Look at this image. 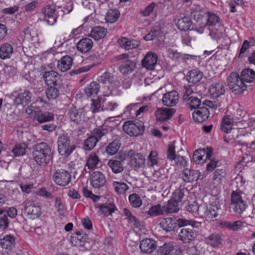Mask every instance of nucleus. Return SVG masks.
I'll list each match as a JSON object with an SVG mask.
<instances>
[{
    "label": "nucleus",
    "instance_id": "obj_1",
    "mask_svg": "<svg viewBox=\"0 0 255 255\" xmlns=\"http://www.w3.org/2000/svg\"><path fill=\"white\" fill-rule=\"evenodd\" d=\"M32 156L37 164L45 166L52 158L51 148L46 143H38L33 147Z\"/></svg>",
    "mask_w": 255,
    "mask_h": 255
},
{
    "label": "nucleus",
    "instance_id": "obj_2",
    "mask_svg": "<svg viewBox=\"0 0 255 255\" xmlns=\"http://www.w3.org/2000/svg\"><path fill=\"white\" fill-rule=\"evenodd\" d=\"M57 145L58 153L65 157L70 155L75 149V145L67 134H62L58 137Z\"/></svg>",
    "mask_w": 255,
    "mask_h": 255
},
{
    "label": "nucleus",
    "instance_id": "obj_3",
    "mask_svg": "<svg viewBox=\"0 0 255 255\" xmlns=\"http://www.w3.org/2000/svg\"><path fill=\"white\" fill-rule=\"evenodd\" d=\"M243 193L241 190H236L231 195V206L234 211L241 215L248 207L247 202L242 197Z\"/></svg>",
    "mask_w": 255,
    "mask_h": 255
},
{
    "label": "nucleus",
    "instance_id": "obj_4",
    "mask_svg": "<svg viewBox=\"0 0 255 255\" xmlns=\"http://www.w3.org/2000/svg\"><path fill=\"white\" fill-rule=\"evenodd\" d=\"M43 20L49 25H53L57 22L59 16L58 11L54 4H48L41 9Z\"/></svg>",
    "mask_w": 255,
    "mask_h": 255
},
{
    "label": "nucleus",
    "instance_id": "obj_5",
    "mask_svg": "<svg viewBox=\"0 0 255 255\" xmlns=\"http://www.w3.org/2000/svg\"><path fill=\"white\" fill-rule=\"evenodd\" d=\"M227 82L230 89L235 94H241L247 89L246 85L237 73H232Z\"/></svg>",
    "mask_w": 255,
    "mask_h": 255
},
{
    "label": "nucleus",
    "instance_id": "obj_6",
    "mask_svg": "<svg viewBox=\"0 0 255 255\" xmlns=\"http://www.w3.org/2000/svg\"><path fill=\"white\" fill-rule=\"evenodd\" d=\"M123 130L130 136H137L142 134L144 131L143 123L140 121H128L123 126Z\"/></svg>",
    "mask_w": 255,
    "mask_h": 255
},
{
    "label": "nucleus",
    "instance_id": "obj_7",
    "mask_svg": "<svg viewBox=\"0 0 255 255\" xmlns=\"http://www.w3.org/2000/svg\"><path fill=\"white\" fill-rule=\"evenodd\" d=\"M99 81L103 85L102 90L105 96H109L111 93L114 87L119 86L115 83L114 76L107 72L100 76Z\"/></svg>",
    "mask_w": 255,
    "mask_h": 255
},
{
    "label": "nucleus",
    "instance_id": "obj_8",
    "mask_svg": "<svg viewBox=\"0 0 255 255\" xmlns=\"http://www.w3.org/2000/svg\"><path fill=\"white\" fill-rule=\"evenodd\" d=\"M213 153V149L211 147L200 148L194 152L192 158L196 163L202 164L207 159H210Z\"/></svg>",
    "mask_w": 255,
    "mask_h": 255
},
{
    "label": "nucleus",
    "instance_id": "obj_9",
    "mask_svg": "<svg viewBox=\"0 0 255 255\" xmlns=\"http://www.w3.org/2000/svg\"><path fill=\"white\" fill-rule=\"evenodd\" d=\"M52 178L57 185L65 186L70 182L71 175L68 171L60 169L55 171L53 175Z\"/></svg>",
    "mask_w": 255,
    "mask_h": 255
},
{
    "label": "nucleus",
    "instance_id": "obj_10",
    "mask_svg": "<svg viewBox=\"0 0 255 255\" xmlns=\"http://www.w3.org/2000/svg\"><path fill=\"white\" fill-rule=\"evenodd\" d=\"M126 155L125 154H120L115 158L108 160L107 165L115 174H119L124 170L123 162L126 160Z\"/></svg>",
    "mask_w": 255,
    "mask_h": 255
},
{
    "label": "nucleus",
    "instance_id": "obj_11",
    "mask_svg": "<svg viewBox=\"0 0 255 255\" xmlns=\"http://www.w3.org/2000/svg\"><path fill=\"white\" fill-rule=\"evenodd\" d=\"M128 156L130 158V165L134 169H138L145 164V157L141 153H135L133 150H130L128 152Z\"/></svg>",
    "mask_w": 255,
    "mask_h": 255
},
{
    "label": "nucleus",
    "instance_id": "obj_12",
    "mask_svg": "<svg viewBox=\"0 0 255 255\" xmlns=\"http://www.w3.org/2000/svg\"><path fill=\"white\" fill-rule=\"evenodd\" d=\"M42 78L47 85L57 86L60 80L61 75L57 71L51 70L43 72Z\"/></svg>",
    "mask_w": 255,
    "mask_h": 255
},
{
    "label": "nucleus",
    "instance_id": "obj_13",
    "mask_svg": "<svg viewBox=\"0 0 255 255\" xmlns=\"http://www.w3.org/2000/svg\"><path fill=\"white\" fill-rule=\"evenodd\" d=\"M176 110L173 108H159L155 115L157 121L163 122L170 119L175 114Z\"/></svg>",
    "mask_w": 255,
    "mask_h": 255
},
{
    "label": "nucleus",
    "instance_id": "obj_14",
    "mask_svg": "<svg viewBox=\"0 0 255 255\" xmlns=\"http://www.w3.org/2000/svg\"><path fill=\"white\" fill-rule=\"evenodd\" d=\"M179 98L178 93L173 90L163 95L162 103L166 107H174L177 104Z\"/></svg>",
    "mask_w": 255,
    "mask_h": 255
},
{
    "label": "nucleus",
    "instance_id": "obj_15",
    "mask_svg": "<svg viewBox=\"0 0 255 255\" xmlns=\"http://www.w3.org/2000/svg\"><path fill=\"white\" fill-rule=\"evenodd\" d=\"M67 116L70 120L75 124H79L84 117V111L83 109H77L72 106L68 110Z\"/></svg>",
    "mask_w": 255,
    "mask_h": 255
},
{
    "label": "nucleus",
    "instance_id": "obj_16",
    "mask_svg": "<svg viewBox=\"0 0 255 255\" xmlns=\"http://www.w3.org/2000/svg\"><path fill=\"white\" fill-rule=\"evenodd\" d=\"M90 181L93 188H100L105 185L106 179L102 172L96 171L91 174Z\"/></svg>",
    "mask_w": 255,
    "mask_h": 255
},
{
    "label": "nucleus",
    "instance_id": "obj_17",
    "mask_svg": "<svg viewBox=\"0 0 255 255\" xmlns=\"http://www.w3.org/2000/svg\"><path fill=\"white\" fill-rule=\"evenodd\" d=\"M167 52L169 57L179 62H184L189 59L196 60L197 58L196 55L179 53L170 48L167 50Z\"/></svg>",
    "mask_w": 255,
    "mask_h": 255
},
{
    "label": "nucleus",
    "instance_id": "obj_18",
    "mask_svg": "<svg viewBox=\"0 0 255 255\" xmlns=\"http://www.w3.org/2000/svg\"><path fill=\"white\" fill-rule=\"evenodd\" d=\"M157 55L156 53L148 52L142 60L141 63L143 67L148 70H154L155 66L157 64Z\"/></svg>",
    "mask_w": 255,
    "mask_h": 255
},
{
    "label": "nucleus",
    "instance_id": "obj_19",
    "mask_svg": "<svg viewBox=\"0 0 255 255\" xmlns=\"http://www.w3.org/2000/svg\"><path fill=\"white\" fill-rule=\"evenodd\" d=\"M118 42L121 47L126 50L135 49L139 47L140 45L139 41L134 39H129L125 37H122L119 38L118 40Z\"/></svg>",
    "mask_w": 255,
    "mask_h": 255
},
{
    "label": "nucleus",
    "instance_id": "obj_20",
    "mask_svg": "<svg viewBox=\"0 0 255 255\" xmlns=\"http://www.w3.org/2000/svg\"><path fill=\"white\" fill-rule=\"evenodd\" d=\"M15 244V237L11 234L3 233L1 235L0 245L2 248L9 251L12 250Z\"/></svg>",
    "mask_w": 255,
    "mask_h": 255
},
{
    "label": "nucleus",
    "instance_id": "obj_21",
    "mask_svg": "<svg viewBox=\"0 0 255 255\" xmlns=\"http://www.w3.org/2000/svg\"><path fill=\"white\" fill-rule=\"evenodd\" d=\"M24 212L32 219H35L40 216L41 208L36 206L33 202H27L24 207Z\"/></svg>",
    "mask_w": 255,
    "mask_h": 255
},
{
    "label": "nucleus",
    "instance_id": "obj_22",
    "mask_svg": "<svg viewBox=\"0 0 255 255\" xmlns=\"http://www.w3.org/2000/svg\"><path fill=\"white\" fill-rule=\"evenodd\" d=\"M209 115L208 109L203 106L198 108L193 113L192 118L195 122L201 123L208 119Z\"/></svg>",
    "mask_w": 255,
    "mask_h": 255
},
{
    "label": "nucleus",
    "instance_id": "obj_23",
    "mask_svg": "<svg viewBox=\"0 0 255 255\" xmlns=\"http://www.w3.org/2000/svg\"><path fill=\"white\" fill-rule=\"evenodd\" d=\"M210 95L214 98L223 95L225 93V88L223 82L219 81L211 84L209 88Z\"/></svg>",
    "mask_w": 255,
    "mask_h": 255
},
{
    "label": "nucleus",
    "instance_id": "obj_24",
    "mask_svg": "<svg viewBox=\"0 0 255 255\" xmlns=\"http://www.w3.org/2000/svg\"><path fill=\"white\" fill-rule=\"evenodd\" d=\"M54 119V117L52 113L48 111L43 112L41 110L34 112L33 119L40 124L51 122Z\"/></svg>",
    "mask_w": 255,
    "mask_h": 255
},
{
    "label": "nucleus",
    "instance_id": "obj_25",
    "mask_svg": "<svg viewBox=\"0 0 255 255\" xmlns=\"http://www.w3.org/2000/svg\"><path fill=\"white\" fill-rule=\"evenodd\" d=\"M72 64L73 59L69 55L62 56L57 61V67L61 72H65L71 68Z\"/></svg>",
    "mask_w": 255,
    "mask_h": 255
},
{
    "label": "nucleus",
    "instance_id": "obj_26",
    "mask_svg": "<svg viewBox=\"0 0 255 255\" xmlns=\"http://www.w3.org/2000/svg\"><path fill=\"white\" fill-rule=\"evenodd\" d=\"M32 96V93L29 91H24L20 93L15 99L14 102L16 105L27 106L30 102Z\"/></svg>",
    "mask_w": 255,
    "mask_h": 255
},
{
    "label": "nucleus",
    "instance_id": "obj_27",
    "mask_svg": "<svg viewBox=\"0 0 255 255\" xmlns=\"http://www.w3.org/2000/svg\"><path fill=\"white\" fill-rule=\"evenodd\" d=\"M195 238V233L192 229L184 228L178 234V239L183 243H189Z\"/></svg>",
    "mask_w": 255,
    "mask_h": 255
},
{
    "label": "nucleus",
    "instance_id": "obj_28",
    "mask_svg": "<svg viewBox=\"0 0 255 255\" xmlns=\"http://www.w3.org/2000/svg\"><path fill=\"white\" fill-rule=\"evenodd\" d=\"M200 177V173L198 170L186 168L182 171V178L185 182L197 181Z\"/></svg>",
    "mask_w": 255,
    "mask_h": 255
},
{
    "label": "nucleus",
    "instance_id": "obj_29",
    "mask_svg": "<svg viewBox=\"0 0 255 255\" xmlns=\"http://www.w3.org/2000/svg\"><path fill=\"white\" fill-rule=\"evenodd\" d=\"M222 211L220 206L214 204H209L206 207L205 216L208 219L216 218Z\"/></svg>",
    "mask_w": 255,
    "mask_h": 255
},
{
    "label": "nucleus",
    "instance_id": "obj_30",
    "mask_svg": "<svg viewBox=\"0 0 255 255\" xmlns=\"http://www.w3.org/2000/svg\"><path fill=\"white\" fill-rule=\"evenodd\" d=\"M156 248V242L152 239H145L140 243V248L143 253H150L154 251Z\"/></svg>",
    "mask_w": 255,
    "mask_h": 255
},
{
    "label": "nucleus",
    "instance_id": "obj_31",
    "mask_svg": "<svg viewBox=\"0 0 255 255\" xmlns=\"http://www.w3.org/2000/svg\"><path fill=\"white\" fill-rule=\"evenodd\" d=\"M176 24L181 30L187 31L191 27L192 22L189 17L182 14L180 15V18H178Z\"/></svg>",
    "mask_w": 255,
    "mask_h": 255
},
{
    "label": "nucleus",
    "instance_id": "obj_32",
    "mask_svg": "<svg viewBox=\"0 0 255 255\" xmlns=\"http://www.w3.org/2000/svg\"><path fill=\"white\" fill-rule=\"evenodd\" d=\"M108 32L107 29L103 26H97L92 28L90 36L95 40L104 38Z\"/></svg>",
    "mask_w": 255,
    "mask_h": 255
},
{
    "label": "nucleus",
    "instance_id": "obj_33",
    "mask_svg": "<svg viewBox=\"0 0 255 255\" xmlns=\"http://www.w3.org/2000/svg\"><path fill=\"white\" fill-rule=\"evenodd\" d=\"M176 220L172 218H167L162 219L159 223L161 228L166 232L173 231L176 226Z\"/></svg>",
    "mask_w": 255,
    "mask_h": 255
},
{
    "label": "nucleus",
    "instance_id": "obj_34",
    "mask_svg": "<svg viewBox=\"0 0 255 255\" xmlns=\"http://www.w3.org/2000/svg\"><path fill=\"white\" fill-rule=\"evenodd\" d=\"M87 236L85 234L77 232L73 234L70 239L72 245L74 246H84V243L86 242Z\"/></svg>",
    "mask_w": 255,
    "mask_h": 255
},
{
    "label": "nucleus",
    "instance_id": "obj_35",
    "mask_svg": "<svg viewBox=\"0 0 255 255\" xmlns=\"http://www.w3.org/2000/svg\"><path fill=\"white\" fill-rule=\"evenodd\" d=\"M93 45L92 40L89 38L81 39L77 44V49L82 52L86 53L89 51Z\"/></svg>",
    "mask_w": 255,
    "mask_h": 255
},
{
    "label": "nucleus",
    "instance_id": "obj_36",
    "mask_svg": "<svg viewBox=\"0 0 255 255\" xmlns=\"http://www.w3.org/2000/svg\"><path fill=\"white\" fill-rule=\"evenodd\" d=\"M186 76L187 79L189 82L196 83L201 81L204 75L203 73L198 69H194L189 71Z\"/></svg>",
    "mask_w": 255,
    "mask_h": 255
},
{
    "label": "nucleus",
    "instance_id": "obj_37",
    "mask_svg": "<svg viewBox=\"0 0 255 255\" xmlns=\"http://www.w3.org/2000/svg\"><path fill=\"white\" fill-rule=\"evenodd\" d=\"M164 214H170L177 212L179 209V204L173 199L165 202L162 205Z\"/></svg>",
    "mask_w": 255,
    "mask_h": 255
},
{
    "label": "nucleus",
    "instance_id": "obj_38",
    "mask_svg": "<svg viewBox=\"0 0 255 255\" xmlns=\"http://www.w3.org/2000/svg\"><path fill=\"white\" fill-rule=\"evenodd\" d=\"M101 86L97 82H92L85 88V95L88 97H94L98 94Z\"/></svg>",
    "mask_w": 255,
    "mask_h": 255
},
{
    "label": "nucleus",
    "instance_id": "obj_39",
    "mask_svg": "<svg viewBox=\"0 0 255 255\" xmlns=\"http://www.w3.org/2000/svg\"><path fill=\"white\" fill-rule=\"evenodd\" d=\"M233 123L234 120L230 116L225 115L223 117L221 123V130L225 133L230 132L232 129Z\"/></svg>",
    "mask_w": 255,
    "mask_h": 255
},
{
    "label": "nucleus",
    "instance_id": "obj_40",
    "mask_svg": "<svg viewBox=\"0 0 255 255\" xmlns=\"http://www.w3.org/2000/svg\"><path fill=\"white\" fill-rule=\"evenodd\" d=\"M100 161L98 155L95 153H92L87 158L85 169L87 167L89 169H94L98 167Z\"/></svg>",
    "mask_w": 255,
    "mask_h": 255
},
{
    "label": "nucleus",
    "instance_id": "obj_41",
    "mask_svg": "<svg viewBox=\"0 0 255 255\" xmlns=\"http://www.w3.org/2000/svg\"><path fill=\"white\" fill-rule=\"evenodd\" d=\"M13 54L12 45L8 43L2 44L0 47V58L2 59L9 58Z\"/></svg>",
    "mask_w": 255,
    "mask_h": 255
},
{
    "label": "nucleus",
    "instance_id": "obj_42",
    "mask_svg": "<svg viewBox=\"0 0 255 255\" xmlns=\"http://www.w3.org/2000/svg\"><path fill=\"white\" fill-rule=\"evenodd\" d=\"M110 133L109 128L107 126H99L94 128L92 131V135L95 136L98 140H101V138Z\"/></svg>",
    "mask_w": 255,
    "mask_h": 255
},
{
    "label": "nucleus",
    "instance_id": "obj_43",
    "mask_svg": "<svg viewBox=\"0 0 255 255\" xmlns=\"http://www.w3.org/2000/svg\"><path fill=\"white\" fill-rule=\"evenodd\" d=\"M241 78L245 83H252L255 80V72L251 69H245L241 73Z\"/></svg>",
    "mask_w": 255,
    "mask_h": 255
},
{
    "label": "nucleus",
    "instance_id": "obj_44",
    "mask_svg": "<svg viewBox=\"0 0 255 255\" xmlns=\"http://www.w3.org/2000/svg\"><path fill=\"white\" fill-rule=\"evenodd\" d=\"M222 238L220 235L213 233L205 239V242L213 247H219L222 243Z\"/></svg>",
    "mask_w": 255,
    "mask_h": 255
},
{
    "label": "nucleus",
    "instance_id": "obj_45",
    "mask_svg": "<svg viewBox=\"0 0 255 255\" xmlns=\"http://www.w3.org/2000/svg\"><path fill=\"white\" fill-rule=\"evenodd\" d=\"M46 96L49 101L56 99L60 95L59 89L56 86H50L46 90Z\"/></svg>",
    "mask_w": 255,
    "mask_h": 255
},
{
    "label": "nucleus",
    "instance_id": "obj_46",
    "mask_svg": "<svg viewBox=\"0 0 255 255\" xmlns=\"http://www.w3.org/2000/svg\"><path fill=\"white\" fill-rule=\"evenodd\" d=\"M120 16V11L116 9H109L105 16L107 22L113 23L116 22Z\"/></svg>",
    "mask_w": 255,
    "mask_h": 255
},
{
    "label": "nucleus",
    "instance_id": "obj_47",
    "mask_svg": "<svg viewBox=\"0 0 255 255\" xmlns=\"http://www.w3.org/2000/svg\"><path fill=\"white\" fill-rule=\"evenodd\" d=\"M98 208L100 212L106 216L111 215L117 209L115 205L111 203L99 205Z\"/></svg>",
    "mask_w": 255,
    "mask_h": 255
},
{
    "label": "nucleus",
    "instance_id": "obj_48",
    "mask_svg": "<svg viewBox=\"0 0 255 255\" xmlns=\"http://www.w3.org/2000/svg\"><path fill=\"white\" fill-rule=\"evenodd\" d=\"M157 152L155 151H151L148 157L146 162V166L149 168L154 169L155 167H158V157Z\"/></svg>",
    "mask_w": 255,
    "mask_h": 255
},
{
    "label": "nucleus",
    "instance_id": "obj_49",
    "mask_svg": "<svg viewBox=\"0 0 255 255\" xmlns=\"http://www.w3.org/2000/svg\"><path fill=\"white\" fill-rule=\"evenodd\" d=\"M120 146V141L117 139L114 140L106 147V152L108 155H113L118 152Z\"/></svg>",
    "mask_w": 255,
    "mask_h": 255
},
{
    "label": "nucleus",
    "instance_id": "obj_50",
    "mask_svg": "<svg viewBox=\"0 0 255 255\" xmlns=\"http://www.w3.org/2000/svg\"><path fill=\"white\" fill-rule=\"evenodd\" d=\"M112 185L115 191L118 194H125L129 189L128 186L124 182L114 181Z\"/></svg>",
    "mask_w": 255,
    "mask_h": 255
},
{
    "label": "nucleus",
    "instance_id": "obj_51",
    "mask_svg": "<svg viewBox=\"0 0 255 255\" xmlns=\"http://www.w3.org/2000/svg\"><path fill=\"white\" fill-rule=\"evenodd\" d=\"M27 145L25 143L16 144L12 149V152L15 156H20L24 155Z\"/></svg>",
    "mask_w": 255,
    "mask_h": 255
},
{
    "label": "nucleus",
    "instance_id": "obj_52",
    "mask_svg": "<svg viewBox=\"0 0 255 255\" xmlns=\"http://www.w3.org/2000/svg\"><path fill=\"white\" fill-rule=\"evenodd\" d=\"M147 214L150 217H152L162 215L164 214V212L162 207H161L160 204H157L151 207L147 212Z\"/></svg>",
    "mask_w": 255,
    "mask_h": 255
},
{
    "label": "nucleus",
    "instance_id": "obj_53",
    "mask_svg": "<svg viewBox=\"0 0 255 255\" xmlns=\"http://www.w3.org/2000/svg\"><path fill=\"white\" fill-rule=\"evenodd\" d=\"M223 225L233 231H237L241 229L243 226V222L241 220L234 222L225 221L223 223Z\"/></svg>",
    "mask_w": 255,
    "mask_h": 255
},
{
    "label": "nucleus",
    "instance_id": "obj_54",
    "mask_svg": "<svg viewBox=\"0 0 255 255\" xmlns=\"http://www.w3.org/2000/svg\"><path fill=\"white\" fill-rule=\"evenodd\" d=\"M98 141V139L92 135L85 140L83 148L86 150H91L95 147Z\"/></svg>",
    "mask_w": 255,
    "mask_h": 255
},
{
    "label": "nucleus",
    "instance_id": "obj_55",
    "mask_svg": "<svg viewBox=\"0 0 255 255\" xmlns=\"http://www.w3.org/2000/svg\"><path fill=\"white\" fill-rule=\"evenodd\" d=\"M176 226L178 225L180 227L190 225L192 228H198L199 225V223L196 221L183 218L178 219V220H176Z\"/></svg>",
    "mask_w": 255,
    "mask_h": 255
},
{
    "label": "nucleus",
    "instance_id": "obj_56",
    "mask_svg": "<svg viewBox=\"0 0 255 255\" xmlns=\"http://www.w3.org/2000/svg\"><path fill=\"white\" fill-rule=\"evenodd\" d=\"M213 182L214 184L219 185L226 176L225 170L223 169H217L214 172Z\"/></svg>",
    "mask_w": 255,
    "mask_h": 255
},
{
    "label": "nucleus",
    "instance_id": "obj_57",
    "mask_svg": "<svg viewBox=\"0 0 255 255\" xmlns=\"http://www.w3.org/2000/svg\"><path fill=\"white\" fill-rule=\"evenodd\" d=\"M208 18L206 24L209 26H216L220 21V17L216 14L211 12L207 13Z\"/></svg>",
    "mask_w": 255,
    "mask_h": 255
},
{
    "label": "nucleus",
    "instance_id": "obj_58",
    "mask_svg": "<svg viewBox=\"0 0 255 255\" xmlns=\"http://www.w3.org/2000/svg\"><path fill=\"white\" fill-rule=\"evenodd\" d=\"M161 29L159 26L153 27L150 32L144 36L143 39L145 41L152 40L159 35Z\"/></svg>",
    "mask_w": 255,
    "mask_h": 255
},
{
    "label": "nucleus",
    "instance_id": "obj_59",
    "mask_svg": "<svg viewBox=\"0 0 255 255\" xmlns=\"http://www.w3.org/2000/svg\"><path fill=\"white\" fill-rule=\"evenodd\" d=\"M255 45V38L252 37L250 40H245L241 46L240 50L239 56L242 54H244L246 51L249 49L251 47Z\"/></svg>",
    "mask_w": 255,
    "mask_h": 255
},
{
    "label": "nucleus",
    "instance_id": "obj_60",
    "mask_svg": "<svg viewBox=\"0 0 255 255\" xmlns=\"http://www.w3.org/2000/svg\"><path fill=\"white\" fill-rule=\"evenodd\" d=\"M128 200L131 206L134 208L139 207L142 204V201L140 197L135 193L129 195Z\"/></svg>",
    "mask_w": 255,
    "mask_h": 255
},
{
    "label": "nucleus",
    "instance_id": "obj_61",
    "mask_svg": "<svg viewBox=\"0 0 255 255\" xmlns=\"http://www.w3.org/2000/svg\"><path fill=\"white\" fill-rule=\"evenodd\" d=\"M173 249V247L170 244L165 243L158 249V255H169Z\"/></svg>",
    "mask_w": 255,
    "mask_h": 255
},
{
    "label": "nucleus",
    "instance_id": "obj_62",
    "mask_svg": "<svg viewBox=\"0 0 255 255\" xmlns=\"http://www.w3.org/2000/svg\"><path fill=\"white\" fill-rule=\"evenodd\" d=\"M199 208L200 207L198 203L195 201H193L188 203V204L186 207V209L187 211L191 213L194 216H197L199 214Z\"/></svg>",
    "mask_w": 255,
    "mask_h": 255
},
{
    "label": "nucleus",
    "instance_id": "obj_63",
    "mask_svg": "<svg viewBox=\"0 0 255 255\" xmlns=\"http://www.w3.org/2000/svg\"><path fill=\"white\" fill-rule=\"evenodd\" d=\"M187 103L189 105L191 110L195 109L197 110L198 108L203 107V103L201 104V100L196 97H194L193 98L190 99Z\"/></svg>",
    "mask_w": 255,
    "mask_h": 255
},
{
    "label": "nucleus",
    "instance_id": "obj_64",
    "mask_svg": "<svg viewBox=\"0 0 255 255\" xmlns=\"http://www.w3.org/2000/svg\"><path fill=\"white\" fill-rule=\"evenodd\" d=\"M193 93V90L190 86H185L182 96L183 101L187 102L189 101L190 99L193 98L194 97L192 95Z\"/></svg>",
    "mask_w": 255,
    "mask_h": 255
}]
</instances>
